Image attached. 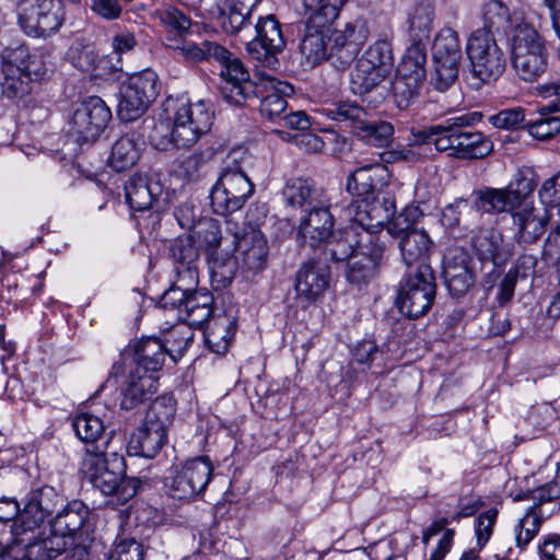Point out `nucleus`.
<instances>
[{
  "label": "nucleus",
  "mask_w": 560,
  "mask_h": 560,
  "mask_svg": "<svg viewBox=\"0 0 560 560\" xmlns=\"http://www.w3.org/2000/svg\"><path fill=\"white\" fill-rule=\"evenodd\" d=\"M61 502L52 487L32 490L25 498L24 508L13 523V542L8 547V557L13 560H49L66 548L60 536L43 527L46 518Z\"/></svg>",
  "instance_id": "obj_1"
},
{
  "label": "nucleus",
  "mask_w": 560,
  "mask_h": 560,
  "mask_svg": "<svg viewBox=\"0 0 560 560\" xmlns=\"http://www.w3.org/2000/svg\"><path fill=\"white\" fill-rule=\"evenodd\" d=\"M535 188L532 172L517 171L506 187L476 191V206L488 213L512 212L521 238L530 243L544 234L550 220L547 208L534 207L529 201Z\"/></svg>",
  "instance_id": "obj_2"
},
{
  "label": "nucleus",
  "mask_w": 560,
  "mask_h": 560,
  "mask_svg": "<svg viewBox=\"0 0 560 560\" xmlns=\"http://www.w3.org/2000/svg\"><path fill=\"white\" fill-rule=\"evenodd\" d=\"M213 120L214 108L210 102L200 100L190 103L168 98L163 103L150 141L160 151L187 149L210 131Z\"/></svg>",
  "instance_id": "obj_3"
},
{
  "label": "nucleus",
  "mask_w": 560,
  "mask_h": 560,
  "mask_svg": "<svg viewBox=\"0 0 560 560\" xmlns=\"http://www.w3.org/2000/svg\"><path fill=\"white\" fill-rule=\"evenodd\" d=\"M480 119L478 113L456 116L441 124L413 131L418 144L432 143L440 152L462 159H481L492 151V143L479 131L466 130Z\"/></svg>",
  "instance_id": "obj_4"
},
{
  "label": "nucleus",
  "mask_w": 560,
  "mask_h": 560,
  "mask_svg": "<svg viewBox=\"0 0 560 560\" xmlns=\"http://www.w3.org/2000/svg\"><path fill=\"white\" fill-rule=\"evenodd\" d=\"M80 471L108 498V504H125L137 493V482L125 478L124 457L115 452L107 453L98 445L85 448Z\"/></svg>",
  "instance_id": "obj_5"
},
{
  "label": "nucleus",
  "mask_w": 560,
  "mask_h": 560,
  "mask_svg": "<svg viewBox=\"0 0 560 560\" xmlns=\"http://www.w3.org/2000/svg\"><path fill=\"white\" fill-rule=\"evenodd\" d=\"M394 205L387 199L383 205L360 203L354 209V214L347 215L351 224L339 233H334L324 245L335 260L351 259L355 254H361V234L364 232L380 235L384 220L393 212Z\"/></svg>",
  "instance_id": "obj_6"
},
{
  "label": "nucleus",
  "mask_w": 560,
  "mask_h": 560,
  "mask_svg": "<svg viewBox=\"0 0 560 560\" xmlns=\"http://www.w3.org/2000/svg\"><path fill=\"white\" fill-rule=\"evenodd\" d=\"M511 65L516 77L524 82H535L548 68L546 40L530 24L521 21L510 32Z\"/></svg>",
  "instance_id": "obj_7"
},
{
  "label": "nucleus",
  "mask_w": 560,
  "mask_h": 560,
  "mask_svg": "<svg viewBox=\"0 0 560 560\" xmlns=\"http://www.w3.org/2000/svg\"><path fill=\"white\" fill-rule=\"evenodd\" d=\"M466 54L476 89L495 82L505 71L504 51L490 30H475L467 39Z\"/></svg>",
  "instance_id": "obj_8"
},
{
  "label": "nucleus",
  "mask_w": 560,
  "mask_h": 560,
  "mask_svg": "<svg viewBox=\"0 0 560 560\" xmlns=\"http://www.w3.org/2000/svg\"><path fill=\"white\" fill-rule=\"evenodd\" d=\"M174 417V408L155 400L144 420L130 435L127 453L130 456L153 458L167 441V430Z\"/></svg>",
  "instance_id": "obj_9"
},
{
  "label": "nucleus",
  "mask_w": 560,
  "mask_h": 560,
  "mask_svg": "<svg viewBox=\"0 0 560 560\" xmlns=\"http://www.w3.org/2000/svg\"><path fill=\"white\" fill-rule=\"evenodd\" d=\"M254 192V185L236 154L229 156L210 198L213 211L225 215L240 210Z\"/></svg>",
  "instance_id": "obj_10"
},
{
  "label": "nucleus",
  "mask_w": 560,
  "mask_h": 560,
  "mask_svg": "<svg viewBox=\"0 0 560 560\" xmlns=\"http://www.w3.org/2000/svg\"><path fill=\"white\" fill-rule=\"evenodd\" d=\"M425 61L427 48L423 43L415 42L407 48L392 84L393 95L399 108L408 107L419 95L427 78Z\"/></svg>",
  "instance_id": "obj_11"
},
{
  "label": "nucleus",
  "mask_w": 560,
  "mask_h": 560,
  "mask_svg": "<svg viewBox=\"0 0 560 560\" xmlns=\"http://www.w3.org/2000/svg\"><path fill=\"white\" fill-rule=\"evenodd\" d=\"M213 466L206 456L194 457L174 465L165 478L167 493L177 500H191L209 485Z\"/></svg>",
  "instance_id": "obj_12"
},
{
  "label": "nucleus",
  "mask_w": 560,
  "mask_h": 560,
  "mask_svg": "<svg viewBox=\"0 0 560 560\" xmlns=\"http://www.w3.org/2000/svg\"><path fill=\"white\" fill-rule=\"evenodd\" d=\"M159 94L158 74L145 69L130 75L121 83L117 106L122 121H133L141 117Z\"/></svg>",
  "instance_id": "obj_13"
},
{
  "label": "nucleus",
  "mask_w": 560,
  "mask_h": 560,
  "mask_svg": "<svg viewBox=\"0 0 560 560\" xmlns=\"http://www.w3.org/2000/svg\"><path fill=\"white\" fill-rule=\"evenodd\" d=\"M65 21L61 0H20L18 22L31 37H47L56 33Z\"/></svg>",
  "instance_id": "obj_14"
},
{
  "label": "nucleus",
  "mask_w": 560,
  "mask_h": 560,
  "mask_svg": "<svg viewBox=\"0 0 560 560\" xmlns=\"http://www.w3.org/2000/svg\"><path fill=\"white\" fill-rule=\"evenodd\" d=\"M392 174L382 163L368 164L355 168L347 178V191L357 197L346 209L347 215L354 214V209L363 202L383 205L387 199L394 203V198L386 195L381 199L375 197L384 187L389 186Z\"/></svg>",
  "instance_id": "obj_15"
},
{
  "label": "nucleus",
  "mask_w": 560,
  "mask_h": 560,
  "mask_svg": "<svg viewBox=\"0 0 560 560\" xmlns=\"http://www.w3.org/2000/svg\"><path fill=\"white\" fill-rule=\"evenodd\" d=\"M435 298V282L430 266L410 272L400 285L397 306L408 317L418 318L432 306Z\"/></svg>",
  "instance_id": "obj_16"
},
{
  "label": "nucleus",
  "mask_w": 560,
  "mask_h": 560,
  "mask_svg": "<svg viewBox=\"0 0 560 560\" xmlns=\"http://www.w3.org/2000/svg\"><path fill=\"white\" fill-rule=\"evenodd\" d=\"M327 31L330 40V60L340 69H346L352 63L370 36L366 21L361 18H355L336 28L327 24Z\"/></svg>",
  "instance_id": "obj_17"
},
{
  "label": "nucleus",
  "mask_w": 560,
  "mask_h": 560,
  "mask_svg": "<svg viewBox=\"0 0 560 560\" xmlns=\"http://www.w3.org/2000/svg\"><path fill=\"white\" fill-rule=\"evenodd\" d=\"M110 118L112 112L105 102L92 96L74 108L69 121V132L78 142H93L104 131Z\"/></svg>",
  "instance_id": "obj_18"
},
{
  "label": "nucleus",
  "mask_w": 560,
  "mask_h": 560,
  "mask_svg": "<svg viewBox=\"0 0 560 560\" xmlns=\"http://www.w3.org/2000/svg\"><path fill=\"white\" fill-rule=\"evenodd\" d=\"M235 256L224 267V277H231L236 265H242L249 270H260L267 260L268 246L265 235L255 226L248 225L242 234H234Z\"/></svg>",
  "instance_id": "obj_19"
},
{
  "label": "nucleus",
  "mask_w": 560,
  "mask_h": 560,
  "mask_svg": "<svg viewBox=\"0 0 560 560\" xmlns=\"http://www.w3.org/2000/svg\"><path fill=\"white\" fill-rule=\"evenodd\" d=\"M361 254H355L348 262L347 278L351 283L362 284L374 278L383 259L385 242L380 235L364 232L361 234Z\"/></svg>",
  "instance_id": "obj_20"
},
{
  "label": "nucleus",
  "mask_w": 560,
  "mask_h": 560,
  "mask_svg": "<svg viewBox=\"0 0 560 560\" xmlns=\"http://www.w3.org/2000/svg\"><path fill=\"white\" fill-rule=\"evenodd\" d=\"M255 89L261 96V115L270 120L281 119L288 105L285 98L293 94V86L267 72L258 71L256 73Z\"/></svg>",
  "instance_id": "obj_21"
},
{
  "label": "nucleus",
  "mask_w": 560,
  "mask_h": 560,
  "mask_svg": "<svg viewBox=\"0 0 560 560\" xmlns=\"http://www.w3.org/2000/svg\"><path fill=\"white\" fill-rule=\"evenodd\" d=\"M255 31L256 36L247 43V51L257 60L270 62L285 46L280 23L275 15L267 14L258 19Z\"/></svg>",
  "instance_id": "obj_22"
},
{
  "label": "nucleus",
  "mask_w": 560,
  "mask_h": 560,
  "mask_svg": "<svg viewBox=\"0 0 560 560\" xmlns=\"http://www.w3.org/2000/svg\"><path fill=\"white\" fill-rule=\"evenodd\" d=\"M334 224V217L328 207H313L300 220L298 226L299 242L311 248L320 247L332 235Z\"/></svg>",
  "instance_id": "obj_23"
},
{
  "label": "nucleus",
  "mask_w": 560,
  "mask_h": 560,
  "mask_svg": "<svg viewBox=\"0 0 560 560\" xmlns=\"http://www.w3.org/2000/svg\"><path fill=\"white\" fill-rule=\"evenodd\" d=\"M330 268L325 262L308 260L296 272L295 291L300 299L314 303L329 288Z\"/></svg>",
  "instance_id": "obj_24"
},
{
  "label": "nucleus",
  "mask_w": 560,
  "mask_h": 560,
  "mask_svg": "<svg viewBox=\"0 0 560 560\" xmlns=\"http://www.w3.org/2000/svg\"><path fill=\"white\" fill-rule=\"evenodd\" d=\"M325 20L308 18L305 35L300 44V51L307 67H315L322 61L330 60V40Z\"/></svg>",
  "instance_id": "obj_25"
},
{
  "label": "nucleus",
  "mask_w": 560,
  "mask_h": 560,
  "mask_svg": "<svg viewBox=\"0 0 560 560\" xmlns=\"http://www.w3.org/2000/svg\"><path fill=\"white\" fill-rule=\"evenodd\" d=\"M213 298L207 290L184 292L180 301L174 305H161L165 310L175 311L182 322L190 326L201 327L212 314Z\"/></svg>",
  "instance_id": "obj_26"
},
{
  "label": "nucleus",
  "mask_w": 560,
  "mask_h": 560,
  "mask_svg": "<svg viewBox=\"0 0 560 560\" xmlns=\"http://www.w3.org/2000/svg\"><path fill=\"white\" fill-rule=\"evenodd\" d=\"M158 389L155 374L141 370L140 366H130L125 387L122 389L121 407L132 409L152 398Z\"/></svg>",
  "instance_id": "obj_27"
},
{
  "label": "nucleus",
  "mask_w": 560,
  "mask_h": 560,
  "mask_svg": "<svg viewBox=\"0 0 560 560\" xmlns=\"http://www.w3.org/2000/svg\"><path fill=\"white\" fill-rule=\"evenodd\" d=\"M471 245L481 260H490L494 266L505 264L512 256V247L502 234L492 228L480 229L471 238Z\"/></svg>",
  "instance_id": "obj_28"
},
{
  "label": "nucleus",
  "mask_w": 560,
  "mask_h": 560,
  "mask_svg": "<svg viewBox=\"0 0 560 560\" xmlns=\"http://www.w3.org/2000/svg\"><path fill=\"white\" fill-rule=\"evenodd\" d=\"M162 190L159 179L141 174L131 176L125 186L127 203L133 211L150 209Z\"/></svg>",
  "instance_id": "obj_29"
},
{
  "label": "nucleus",
  "mask_w": 560,
  "mask_h": 560,
  "mask_svg": "<svg viewBox=\"0 0 560 560\" xmlns=\"http://www.w3.org/2000/svg\"><path fill=\"white\" fill-rule=\"evenodd\" d=\"M221 65L220 75L231 85L230 93H225V97L235 104H241L245 100V89L248 84L249 73L243 66L242 61L234 57L226 48L223 58H215Z\"/></svg>",
  "instance_id": "obj_30"
},
{
  "label": "nucleus",
  "mask_w": 560,
  "mask_h": 560,
  "mask_svg": "<svg viewBox=\"0 0 560 560\" xmlns=\"http://www.w3.org/2000/svg\"><path fill=\"white\" fill-rule=\"evenodd\" d=\"M398 247L402 262L407 267H416V270L429 266L433 242L424 230H418L406 234L399 242Z\"/></svg>",
  "instance_id": "obj_31"
},
{
  "label": "nucleus",
  "mask_w": 560,
  "mask_h": 560,
  "mask_svg": "<svg viewBox=\"0 0 560 560\" xmlns=\"http://www.w3.org/2000/svg\"><path fill=\"white\" fill-rule=\"evenodd\" d=\"M262 0H224L220 10V24L225 33L237 34L250 24L256 7Z\"/></svg>",
  "instance_id": "obj_32"
},
{
  "label": "nucleus",
  "mask_w": 560,
  "mask_h": 560,
  "mask_svg": "<svg viewBox=\"0 0 560 560\" xmlns=\"http://www.w3.org/2000/svg\"><path fill=\"white\" fill-rule=\"evenodd\" d=\"M1 72L0 89L3 97L18 102L32 93V81L25 77L8 54L3 57Z\"/></svg>",
  "instance_id": "obj_33"
},
{
  "label": "nucleus",
  "mask_w": 560,
  "mask_h": 560,
  "mask_svg": "<svg viewBox=\"0 0 560 560\" xmlns=\"http://www.w3.org/2000/svg\"><path fill=\"white\" fill-rule=\"evenodd\" d=\"M86 513V508L82 502H72L49 523L50 534L60 536L66 548L72 536L83 526Z\"/></svg>",
  "instance_id": "obj_34"
},
{
  "label": "nucleus",
  "mask_w": 560,
  "mask_h": 560,
  "mask_svg": "<svg viewBox=\"0 0 560 560\" xmlns=\"http://www.w3.org/2000/svg\"><path fill=\"white\" fill-rule=\"evenodd\" d=\"M7 54L32 82L40 81L47 75L48 55L44 50H30L25 46H19Z\"/></svg>",
  "instance_id": "obj_35"
},
{
  "label": "nucleus",
  "mask_w": 560,
  "mask_h": 560,
  "mask_svg": "<svg viewBox=\"0 0 560 560\" xmlns=\"http://www.w3.org/2000/svg\"><path fill=\"white\" fill-rule=\"evenodd\" d=\"M389 77L390 74L358 59L350 73V90L353 94L363 96L374 91Z\"/></svg>",
  "instance_id": "obj_36"
},
{
  "label": "nucleus",
  "mask_w": 560,
  "mask_h": 560,
  "mask_svg": "<svg viewBox=\"0 0 560 560\" xmlns=\"http://www.w3.org/2000/svg\"><path fill=\"white\" fill-rule=\"evenodd\" d=\"M236 329L232 317L222 314L213 317L205 331V340L209 349L218 354H223L234 337Z\"/></svg>",
  "instance_id": "obj_37"
},
{
  "label": "nucleus",
  "mask_w": 560,
  "mask_h": 560,
  "mask_svg": "<svg viewBox=\"0 0 560 560\" xmlns=\"http://www.w3.org/2000/svg\"><path fill=\"white\" fill-rule=\"evenodd\" d=\"M166 350L163 342L156 338L140 340L135 349L132 366H140L141 370L156 375L164 363Z\"/></svg>",
  "instance_id": "obj_38"
},
{
  "label": "nucleus",
  "mask_w": 560,
  "mask_h": 560,
  "mask_svg": "<svg viewBox=\"0 0 560 560\" xmlns=\"http://www.w3.org/2000/svg\"><path fill=\"white\" fill-rule=\"evenodd\" d=\"M396 202L394 201L393 212L388 219L384 220L382 228L380 229V236L383 233V228L386 224L387 233L397 240H401L406 234L418 231L416 228L419 220L423 217V212L418 206L409 205L406 206L399 213L395 214Z\"/></svg>",
  "instance_id": "obj_39"
},
{
  "label": "nucleus",
  "mask_w": 560,
  "mask_h": 560,
  "mask_svg": "<svg viewBox=\"0 0 560 560\" xmlns=\"http://www.w3.org/2000/svg\"><path fill=\"white\" fill-rule=\"evenodd\" d=\"M142 152V142L130 136L119 138L112 147L108 165L116 172L132 167Z\"/></svg>",
  "instance_id": "obj_40"
},
{
  "label": "nucleus",
  "mask_w": 560,
  "mask_h": 560,
  "mask_svg": "<svg viewBox=\"0 0 560 560\" xmlns=\"http://www.w3.org/2000/svg\"><path fill=\"white\" fill-rule=\"evenodd\" d=\"M174 284L162 295L161 305H174L180 301L184 292L194 291L198 284L196 264L175 265Z\"/></svg>",
  "instance_id": "obj_41"
},
{
  "label": "nucleus",
  "mask_w": 560,
  "mask_h": 560,
  "mask_svg": "<svg viewBox=\"0 0 560 560\" xmlns=\"http://www.w3.org/2000/svg\"><path fill=\"white\" fill-rule=\"evenodd\" d=\"M317 190L312 180L294 178L287 183L283 188V198L291 207L307 208L318 207L319 200L316 197Z\"/></svg>",
  "instance_id": "obj_42"
},
{
  "label": "nucleus",
  "mask_w": 560,
  "mask_h": 560,
  "mask_svg": "<svg viewBox=\"0 0 560 560\" xmlns=\"http://www.w3.org/2000/svg\"><path fill=\"white\" fill-rule=\"evenodd\" d=\"M432 51L433 60L459 63L462 47L458 33L451 27L442 28L434 39Z\"/></svg>",
  "instance_id": "obj_43"
},
{
  "label": "nucleus",
  "mask_w": 560,
  "mask_h": 560,
  "mask_svg": "<svg viewBox=\"0 0 560 560\" xmlns=\"http://www.w3.org/2000/svg\"><path fill=\"white\" fill-rule=\"evenodd\" d=\"M544 521L541 510L536 505L529 506L514 526L516 546L524 549L536 537Z\"/></svg>",
  "instance_id": "obj_44"
},
{
  "label": "nucleus",
  "mask_w": 560,
  "mask_h": 560,
  "mask_svg": "<svg viewBox=\"0 0 560 560\" xmlns=\"http://www.w3.org/2000/svg\"><path fill=\"white\" fill-rule=\"evenodd\" d=\"M556 113L560 112L551 109L550 106H542L538 117L528 121V133L538 140H547L560 132V116Z\"/></svg>",
  "instance_id": "obj_45"
},
{
  "label": "nucleus",
  "mask_w": 560,
  "mask_h": 560,
  "mask_svg": "<svg viewBox=\"0 0 560 560\" xmlns=\"http://www.w3.org/2000/svg\"><path fill=\"white\" fill-rule=\"evenodd\" d=\"M359 59L366 61L372 67L392 74L394 67V55L390 42L386 38H380L375 40L368 47L362 57Z\"/></svg>",
  "instance_id": "obj_46"
},
{
  "label": "nucleus",
  "mask_w": 560,
  "mask_h": 560,
  "mask_svg": "<svg viewBox=\"0 0 560 560\" xmlns=\"http://www.w3.org/2000/svg\"><path fill=\"white\" fill-rule=\"evenodd\" d=\"M176 49L187 61L190 62L223 58L225 54V48L223 46L209 40H203L200 44L185 42Z\"/></svg>",
  "instance_id": "obj_47"
},
{
  "label": "nucleus",
  "mask_w": 560,
  "mask_h": 560,
  "mask_svg": "<svg viewBox=\"0 0 560 560\" xmlns=\"http://www.w3.org/2000/svg\"><path fill=\"white\" fill-rule=\"evenodd\" d=\"M434 9L431 3L417 4L409 15V32L415 42L422 43L428 38L432 28Z\"/></svg>",
  "instance_id": "obj_48"
},
{
  "label": "nucleus",
  "mask_w": 560,
  "mask_h": 560,
  "mask_svg": "<svg viewBox=\"0 0 560 560\" xmlns=\"http://www.w3.org/2000/svg\"><path fill=\"white\" fill-rule=\"evenodd\" d=\"M72 427L77 436L85 444H94L105 431L103 420L88 412L75 416L72 421Z\"/></svg>",
  "instance_id": "obj_49"
},
{
  "label": "nucleus",
  "mask_w": 560,
  "mask_h": 560,
  "mask_svg": "<svg viewBox=\"0 0 560 560\" xmlns=\"http://www.w3.org/2000/svg\"><path fill=\"white\" fill-rule=\"evenodd\" d=\"M444 278L450 292L460 296L472 285V275L465 264L456 265L447 261L444 267Z\"/></svg>",
  "instance_id": "obj_50"
},
{
  "label": "nucleus",
  "mask_w": 560,
  "mask_h": 560,
  "mask_svg": "<svg viewBox=\"0 0 560 560\" xmlns=\"http://www.w3.org/2000/svg\"><path fill=\"white\" fill-rule=\"evenodd\" d=\"M394 129L389 122H368L366 119L362 125H359V130L355 133L366 143L374 147H386L392 140Z\"/></svg>",
  "instance_id": "obj_51"
},
{
  "label": "nucleus",
  "mask_w": 560,
  "mask_h": 560,
  "mask_svg": "<svg viewBox=\"0 0 560 560\" xmlns=\"http://www.w3.org/2000/svg\"><path fill=\"white\" fill-rule=\"evenodd\" d=\"M481 18L485 26L482 28L490 30L492 27L500 28L504 23L511 22L512 27L520 23L517 19H512L508 7L501 0H488L481 8Z\"/></svg>",
  "instance_id": "obj_52"
},
{
  "label": "nucleus",
  "mask_w": 560,
  "mask_h": 560,
  "mask_svg": "<svg viewBox=\"0 0 560 560\" xmlns=\"http://www.w3.org/2000/svg\"><path fill=\"white\" fill-rule=\"evenodd\" d=\"M325 113L332 120L353 124L355 131L359 130V125L363 124L366 116L361 106L351 102H339L332 107L326 108Z\"/></svg>",
  "instance_id": "obj_53"
},
{
  "label": "nucleus",
  "mask_w": 560,
  "mask_h": 560,
  "mask_svg": "<svg viewBox=\"0 0 560 560\" xmlns=\"http://www.w3.org/2000/svg\"><path fill=\"white\" fill-rule=\"evenodd\" d=\"M308 18L332 22L347 0H300Z\"/></svg>",
  "instance_id": "obj_54"
},
{
  "label": "nucleus",
  "mask_w": 560,
  "mask_h": 560,
  "mask_svg": "<svg viewBox=\"0 0 560 560\" xmlns=\"http://www.w3.org/2000/svg\"><path fill=\"white\" fill-rule=\"evenodd\" d=\"M194 334L189 327L177 325L168 332L165 338L164 348L173 361L183 357L188 345L192 341Z\"/></svg>",
  "instance_id": "obj_55"
},
{
  "label": "nucleus",
  "mask_w": 560,
  "mask_h": 560,
  "mask_svg": "<svg viewBox=\"0 0 560 560\" xmlns=\"http://www.w3.org/2000/svg\"><path fill=\"white\" fill-rule=\"evenodd\" d=\"M142 545L135 538L118 536L109 551L107 560H143Z\"/></svg>",
  "instance_id": "obj_56"
},
{
  "label": "nucleus",
  "mask_w": 560,
  "mask_h": 560,
  "mask_svg": "<svg viewBox=\"0 0 560 560\" xmlns=\"http://www.w3.org/2000/svg\"><path fill=\"white\" fill-rule=\"evenodd\" d=\"M434 71L431 78L433 86L443 92L447 90L458 78L459 63L433 60Z\"/></svg>",
  "instance_id": "obj_57"
},
{
  "label": "nucleus",
  "mask_w": 560,
  "mask_h": 560,
  "mask_svg": "<svg viewBox=\"0 0 560 560\" xmlns=\"http://www.w3.org/2000/svg\"><path fill=\"white\" fill-rule=\"evenodd\" d=\"M498 510L492 508L481 514L475 521L474 532L476 545L479 548H485L490 538L492 537L493 529L498 518Z\"/></svg>",
  "instance_id": "obj_58"
},
{
  "label": "nucleus",
  "mask_w": 560,
  "mask_h": 560,
  "mask_svg": "<svg viewBox=\"0 0 560 560\" xmlns=\"http://www.w3.org/2000/svg\"><path fill=\"white\" fill-rule=\"evenodd\" d=\"M155 14L162 25L178 34L188 31L191 25L190 19L175 8H165Z\"/></svg>",
  "instance_id": "obj_59"
},
{
  "label": "nucleus",
  "mask_w": 560,
  "mask_h": 560,
  "mask_svg": "<svg viewBox=\"0 0 560 560\" xmlns=\"http://www.w3.org/2000/svg\"><path fill=\"white\" fill-rule=\"evenodd\" d=\"M175 265L196 264L198 252L190 236H180L171 247Z\"/></svg>",
  "instance_id": "obj_60"
},
{
  "label": "nucleus",
  "mask_w": 560,
  "mask_h": 560,
  "mask_svg": "<svg viewBox=\"0 0 560 560\" xmlns=\"http://www.w3.org/2000/svg\"><path fill=\"white\" fill-rule=\"evenodd\" d=\"M558 498H560V481L555 480L534 490H530L527 493L518 494L514 500L518 501L532 499L534 501V505L540 509L539 505L542 503L556 500Z\"/></svg>",
  "instance_id": "obj_61"
},
{
  "label": "nucleus",
  "mask_w": 560,
  "mask_h": 560,
  "mask_svg": "<svg viewBox=\"0 0 560 560\" xmlns=\"http://www.w3.org/2000/svg\"><path fill=\"white\" fill-rule=\"evenodd\" d=\"M209 155L203 152H194L185 158L179 165V172L188 180H195L200 176L206 166Z\"/></svg>",
  "instance_id": "obj_62"
},
{
  "label": "nucleus",
  "mask_w": 560,
  "mask_h": 560,
  "mask_svg": "<svg viewBox=\"0 0 560 560\" xmlns=\"http://www.w3.org/2000/svg\"><path fill=\"white\" fill-rule=\"evenodd\" d=\"M525 120L522 108H509L489 117V122L495 128L514 129Z\"/></svg>",
  "instance_id": "obj_63"
},
{
  "label": "nucleus",
  "mask_w": 560,
  "mask_h": 560,
  "mask_svg": "<svg viewBox=\"0 0 560 560\" xmlns=\"http://www.w3.org/2000/svg\"><path fill=\"white\" fill-rule=\"evenodd\" d=\"M70 58L73 65L83 72L91 73L92 75H101V71H98V65L102 60L97 59L95 52L90 48H84L78 56L74 55L72 50L70 52Z\"/></svg>",
  "instance_id": "obj_64"
}]
</instances>
